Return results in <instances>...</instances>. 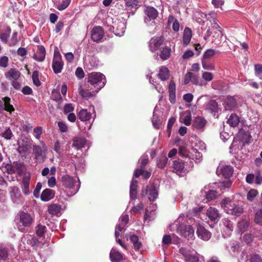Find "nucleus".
I'll use <instances>...</instances> for the list:
<instances>
[{
	"instance_id": "obj_1",
	"label": "nucleus",
	"mask_w": 262,
	"mask_h": 262,
	"mask_svg": "<svg viewBox=\"0 0 262 262\" xmlns=\"http://www.w3.org/2000/svg\"><path fill=\"white\" fill-rule=\"evenodd\" d=\"M32 140L28 136L23 135L17 141V152L23 159L29 156L31 153Z\"/></svg>"
},
{
	"instance_id": "obj_2",
	"label": "nucleus",
	"mask_w": 262,
	"mask_h": 262,
	"mask_svg": "<svg viewBox=\"0 0 262 262\" xmlns=\"http://www.w3.org/2000/svg\"><path fill=\"white\" fill-rule=\"evenodd\" d=\"M222 207L229 214L239 216L243 212V207L230 200L229 198H225L221 203Z\"/></svg>"
},
{
	"instance_id": "obj_3",
	"label": "nucleus",
	"mask_w": 262,
	"mask_h": 262,
	"mask_svg": "<svg viewBox=\"0 0 262 262\" xmlns=\"http://www.w3.org/2000/svg\"><path fill=\"white\" fill-rule=\"evenodd\" d=\"M106 82L105 76L101 73L92 72L88 75V82L96 88V92L104 86Z\"/></svg>"
},
{
	"instance_id": "obj_4",
	"label": "nucleus",
	"mask_w": 262,
	"mask_h": 262,
	"mask_svg": "<svg viewBox=\"0 0 262 262\" xmlns=\"http://www.w3.org/2000/svg\"><path fill=\"white\" fill-rule=\"evenodd\" d=\"M17 173L22 176V181L19 183L21 190L25 195H28L30 193L29 185L31 179V174L28 172L20 173L19 169L17 167Z\"/></svg>"
},
{
	"instance_id": "obj_5",
	"label": "nucleus",
	"mask_w": 262,
	"mask_h": 262,
	"mask_svg": "<svg viewBox=\"0 0 262 262\" xmlns=\"http://www.w3.org/2000/svg\"><path fill=\"white\" fill-rule=\"evenodd\" d=\"M61 182L62 186L67 188L72 189L73 190L72 192L73 195L76 194L79 189L80 184H78L75 187V181L74 180L73 177H70L68 174L63 176L61 177Z\"/></svg>"
},
{
	"instance_id": "obj_6",
	"label": "nucleus",
	"mask_w": 262,
	"mask_h": 262,
	"mask_svg": "<svg viewBox=\"0 0 262 262\" xmlns=\"http://www.w3.org/2000/svg\"><path fill=\"white\" fill-rule=\"evenodd\" d=\"M164 42V38L162 36L152 37L148 42L149 50L152 53H155L161 48Z\"/></svg>"
},
{
	"instance_id": "obj_7",
	"label": "nucleus",
	"mask_w": 262,
	"mask_h": 262,
	"mask_svg": "<svg viewBox=\"0 0 262 262\" xmlns=\"http://www.w3.org/2000/svg\"><path fill=\"white\" fill-rule=\"evenodd\" d=\"M141 195L142 197L148 196L149 200L153 201L157 198L158 192L156 186L151 185V186H147L145 188H143Z\"/></svg>"
},
{
	"instance_id": "obj_8",
	"label": "nucleus",
	"mask_w": 262,
	"mask_h": 262,
	"mask_svg": "<svg viewBox=\"0 0 262 262\" xmlns=\"http://www.w3.org/2000/svg\"><path fill=\"white\" fill-rule=\"evenodd\" d=\"M91 38L94 41H100L104 36V31L100 26H96L93 28L91 32Z\"/></svg>"
},
{
	"instance_id": "obj_9",
	"label": "nucleus",
	"mask_w": 262,
	"mask_h": 262,
	"mask_svg": "<svg viewBox=\"0 0 262 262\" xmlns=\"http://www.w3.org/2000/svg\"><path fill=\"white\" fill-rule=\"evenodd\" d=\"M178 231L185 238H191L194 234V229L190 225L181 226L178 228Z\"/></svg>"
},
{
	"instance_id": "obj_10",
	"label": "nucleus",
	"mask_w": 262,
	"mask_h": 262,
	"mask_svg": "<svg viewBox=\"0 0 262 262\" xmlns=\"http://www.w3.org/2000/svg\"><path fill=\"white\" fill-rule=\"evenodd\" d=\"M145 16L144 21L145 23L148 24L150 21L154 20L158 15V11L152 7H148L145 11Z\"/></svg>"
},
{
	"instance_id": "obj_11",
	"label": "nucleus",
	"mask_w": 262,
	"mask_h": 262,
	"mask_svg": "<svg viewBox=\"0 0 262 262\" xmlns=\"http://www.w3.org/2000/svg\"><path fill=\"white\" fill-rule=\"evenodd\" d=\"M233 169L231 166H219L216 169L218 175H222L225 178H229L233 174Z\"/></svg>"
},
{
	"instance_id": "obj_12",
	"label": "nucleus",
	"mask_w": 262,
	"mask_h": 262,
	"mask_svg": "<svg viewBox=\"0 0 262 262\" xmlns=\"http://www.w3.org/2000/svg\"><path fill=\"white\" fill-rule=\"evenodd\" d=\"M207 121L204 118L198 116L192 121V127L193 128L200 132H203L206 125Z\"/></svg>"
},
{
	"instance_id": "obj_13",
	"label": "nucleus",
	"mask_w": 262,
	"mask_h": 262,
	"mask_svg": "<svg viewBox=\"0 0 262 262\" xmlns=\"http://www.w3.org/2000/svg\"><path fill=\"white\" fill-rule=\"evenodd\" d=\"M63 63L61 60V56L59 55L58 56H54L52 62V68L53 71L56 74H58L61 72L63 68Z\"/></svg>"
},
{
	"instance_id": "obj_14",
	"label": "nucleus",
	"mask_w": 262,
	"mask_h": 262,
	"mask_svg": "<svg viewBox=\"0 0 262 262\" xmlns=\"http://www.w3.org/2000/svg\"><path fill=\"white\" fill-rule=\"evenodd\" d=\"M196 234L200 238L204 241L209 240L211 236V233L200 224L197 226Z\"/></svg>"
},
{
	"instance_id": "obj_15",
	"label": "nucleus",
	"mask_w": 262,
	"mask_h": 262,
	"mask_svg": "<svg viewBox=\"0 0 262 262\" xmlns=\"http://www.w3.org/2000/svg\"><path fill=\"white\" fill-rule=\"evenodd\" d=\"M46 49L43 46H37V51L33 55V58L35 60L42 62L45 60L46 56Z\"/></svg>"
},
{
	"instance_id": "obj_16",
	"label": "nucleus",
	"mask_w": 262,
	"mask_h": 262,
	"mask_svg": "<svg viewBox=\"0 0 262 262\" xmlns=\"http://www.w3.org/2000/svg\"><path fill=\"white\" fill-rule=\"evenodd\" d=\"M206 215L211 221L213 222L218 221L221 217L218 210L212 207L207 209Z\"/></svg>"
},
{
	"instance_id": "obj_17",
	"label": "nucleus",
	"mask_w": 262,
	"mask_h": 262,
	"mask_svg": "<svg viewBox=\"0 0 262 262\" xmlns=\"http://www.w3.org/2000/svg\"><path fill=\"white\" fill-rule=\"evenodd\" d=\"M172 171L178 175H181L184 172V163L181 160H175L173 162Z\"/></svg>"
},
{
	"instance_id": "obj_18",
	"label": "nucleus",
	"mask_w": 262,
	"mask_h": 262,
	"mask_svg": "<svg viewBox=\"0 0 262 262\" xmlns=\"http://www.w3.org/2000/svg\"><path fill=\"white\" fill-rule=\"evenodd\" d=\"M20 222L24 226L28 227L33 222V217L29 213L23 212L20 214Z\"/></svg>"
},
{
	"instance_id": "obj_19",
	"label": "nucleus",
	"mask_w": 262,
	"mask_h": 262,
	"mask_svg": "<svg viewBox=\"0 0 262 262\" xmlns=\"http://www.w3.org/2000/svg\"><path fill=\"white\" fill-rule=\"evenodd\" d=\"M225 108L226 110L234 108L237 105L235 99L232 96H228L224 101Z\"/></svg>"
},
{
	"instance_id": "obj_20",
	"label": "nucleus",
	"mask_w": 262,
	"mask_h": 262,
	"mask_svg": "<svg viewBox=\"0 0 262 262\" xmlns=\"http://www.w3.org/2000/svg\"><path fill=\"white\" fill-rule=\"evenodd\" d=\"M171 53V48L166 46L162 48V50L160 51L157 56L159 55L162 60H165L170 57Z\"/></svg>"
},
{
	"instance_id": "obj_21",
	"label": "nucleus",
	"mask_w": 262,
	"mask_h": 262,
	"mask_svg": "<svg viewBox=\"0 0 262 262\" xmlns=\"http://www.w3.org/2000/svg\"><path fill=\"white\" fill-rule=\"evenodd\" d=\"M54 196V190L50 189H45L41 194L40 199L44 202H48L51 200Z\"/></svg>"
},
{
	"instance_id": "obj_22",
	"label": "nucleus",
	"mask_w": 262,
	"mask_h": 262,
	"mask_svg": "<svg viewBox=\"0 0 262 262\" xmlns=\"http://www.w3.org/2000/svg\"><path fill=\"white\" fill-rule=\"evenodd\" d=\"M110 257L112 262H120L123 260V255L114 249L110 252Z\"/></svg>"
},
{
	"instance_id": "obj_23",
	"label": "nucleus",
	"mask_w": 262,
	"mask_h": 262,
	"mask_svg": "<svg viewBox=\"0 0 262 262\" xmlns=\"http://www.w3.org/2000/svg\"><path fill=\"white\" fill-rule=\"evenodd\" d=\"M85 140L82 137H75L73 139V147L76 150H79L84 146Z\"/></svg>"
},
{
	"instance_id": "obj_24",
	"label": "nucleus",
	"mask_w": 262,
	"mask_h": 262,
	"mask_svg": "<svg viewBox=\"0 0 262 262\" xmlns=\"http://www.w3.org/2000/svg\"><path fill=\"white\" fill-rule=\"evenodd\" d=\"M78 118L81 121H88L90 120L92 114L86 109H82L77 114Z\"/></svg>"
},
{
	"instance_id": "obj_25",
	"label": "nucleus",
	"mask_w": 262,
	"mask_h": 262,
	"mask_svg": "<svg viewBox=\"0 0 262 262\" xmlns=\"http://www.w3.org/2000/svg\"><path fill=\"white\" fill-rule=\"evenodd\" d=\"M192 38V31L188 28L186 27L184 30L183 36V44L185 46L188 45L191 40Z\"/></svg>"
},
{
	"instance_id": "obj_26",
	"label": "nucleus",
	"mask_w": 262,
	"mask_h": 262,
	"mask_svg": "<svg viewBox=\"0 0 262 262\" xmlns=\"http://www.w3.org/2000/svg\"><path fill=\"white\" fill-rule=\"evenodd\" d=\"M79 93L80 95L84 98H89L96 94L97 92L95 90L91 89H85L81 88L79 89Z\"/></svg>"
},
{
	"instance_id": "obj_27",
	"label": "nucleus",
	"mask_w": 262,
	"mask_h": 262,
	"mask_svg": "<svg viewBox=\"0 0 262 262\" xmlns=\"http://www.w3.org/2000/svg\"><path fill=\"white\" fill-rule=\"evenodd\" d=\"M158 76L163 81L168 79L169 77V72L168 68L165 66L160 67Z\"/></svg>"
},
{
	"instance_id": "obj_28",
	"label": "nucleus",
	"mask_w": 262,
	"mask_h": 262,
	"mask_svg": "<svg viewBox=\"0 0 262 262\" xmlns=\"http://www.w3.org/2000/svg\"><path fill=\"white\" fill-rule=\"evenodd\" d=\"M137 183V181L134 179L132 180V181L130 183L129 195L132 199H135L137 198L138 187Z\"/></svg>"
},
{
	"instance_id": "obj_29",
	"label": "nucleus",
	"mask_w": 262,
	"mask_h": 262,
	"mask_svg": "<svg viewBox=\"0 0 262 262\" xmlns=\"http://www.w3.org/2000/svg\"><path fill=\"white\" fill-rule=\"evenodd\" d=\"M227 123L231 127H236L239 122V118L235 114H231L227 121Z\"/></svg>"
},
{
	"instance_id": "obj_30",
	"label": "nucleus",
	"mask_w": 262,
	"mask_h": 262,
	"mask_svg": "<svg viewBox=\"0 0 262 262\" xmlns=\"http://www.w3.org/2000/svg\"><path fill=\"white\" fill-rule=\"evenodd\" d=\"M206 109L211 113H216L219 111L217 103L214 100H209L206 104Z\"/></svg>"
},
{
	"instance_id": "obj_31",
	"label": "nucleus",
	"mask_w": 262,
	"mask_h": 262,
	"mask_svg": "<svg viewBox=\"0 0 262 262\" xmlns=\"http://www.w3.org/2000/svg\"><path fill=\"white\" fill-rule=\"evenodd\" d=\"M117 25L116 27H113L114 29H115V30L114 31L115 34L119 36L123 35L125 29V24L122 22H120Z\"/></svg>"
},
{
	"instance_id": "obj_32",
	"label": "nucleus",
	"mask_w": 262,
	"mask_h": 262,
	"mask_svg": "<svg viewBox=\"0 0 262 262\" xmlns=\"http://www.w3.org/2000/svg\"><path fill=\"white\" fill-rule=\"evenodd\" d=\"M129 239L132 243L133 244L134 248L136 251H138L141 248L142 244L139 241V237L136 235H130Z\"/></svg>"
},
{
	"instance_id": "obj_33",
	"label": "nucleus",
	"mask_w": 262,
	"mask_h": 262,
	"mask_svg": "<svg viewBox=\"0 0 262 262\" xmlns=\"http://www.w3.org/2000/svg\"><path fill=\"white\" fill-rule=\"evenodd\" d=\"M6 77L14 79L12 84L14 88L16 89V70L14 69H11L8 72Z\"/></svg>"
},
{
	"instance_id": "obj_34",
	"label": "nucleus",
	"mask_w": 262,
	"mask_h": 262,
	"mask_svg": "<svg viewBox=\"0 0 262 262\" xmlns=\"http://www.w3.org/2000/svg\"><path fill=\"white\" fill-rule=\"evenodd\" d=\"M61 206L59 205L53 204L49 206L48 212L52 215H57L60 212Z\"/></svg>"
},
{
	"instance_id": "obj_35",
	"label": "nucleus",
	"mask_w": 262,
	"mask_h": 262,
	"mask_svg": "<svg viewBox=\"0 0 262 262\" xmlns=\"http://www.w3.org/2000/svg\"><path fill=\"white\" fill-rule=\"evenodd\" d=\"M3 101L4 103V110L7 112L11 113L12 111H14V108L13 106L10 104V98L8 97H5L3 98Z\"/></svg>"
},
{
	"instance_id": "obj_36",
	"label": "nucleus",
	"mask_w": 262,
	"mask_h": 262,
	"mask_svg": "<svg viewBox=\"0 0 262 262\" xmlns=\"http://www.w3.org/2000/svg\"><path fill=\"white\" fill-rule=\"evenodd\" d=\"M202 67L204 70L208 71L215 70V66L213 63H211L208 60L202 59Z\"/></svg>"
},
{
	"instance_id": "obj_37",
	"label": "nucleus",
	"mask_w": 262,
	"mask_h": 262,
	"mask_svg": "<svg viewBox=\"0 0 262 262\" xmlns=\"http://www.w3.org/2000/svg\"><path fill=\"white\" fill-rule=\"evenodd\" d=\"M220 53L219 51H215L214 50L209 49L207 50L205 53H204L202 59H204L205 60L208 59L211 57H212L215 54Z\"/></svg>"
},
{
	"instance_id": "obj_38",
	"label": "nucleus",
	"mask_w": 262,
	"mask_h": 262,
	"mask_svg": "<svg viewBox=\"0 0 262 262\" xmlns=\"http://www.w3.org/2000/svg\"><path fill=\"white\" fill-rule=\"evenodd\" d=\"M254 221L255 224L262 226V209H259L255 214Z\"/></svg>"
},
{
	"instance_id": "obj_39",
	"label": "nucleus",
	"mask_w": 262,
	"mask_h": 262,
	"mask_svg": "<svg viewBox=\"0 0 262 262\" xmlns=\"http://www.w3.org/2000/svg\"><path fill=\"white\" fill-rule=\"evenodd\" d=\"M168 158L165 156H162L157 160V165L159 168H163L166 165Z\"/></svg>"
},
{
	"instance_id": "obj_40",
	"label": "nucleus",
	"mask_w": 262,
	"mask_h": 262,
	"mask_svg": "<svg viewBox=\"0 0 262 262\" xmlns=\"http://www.w3.org/2000/svg\"><path fill=\"white\" fill-rule=\"evenodd\" d=\"M71 2V0L62 1V2L59 3L58 4L56 5V7L59 11L63 10L69 6Z\"/></svg>"
},
{
	"instance_id": "obj_41",
	"label": "nucleus",
	"mask_w": 262,
	"mask_h": 262,
	"mask_svg": "<svg viewBox=\"0 0 262 262\" xmlns=\"http://www.w3.org/2000/svg\"><path fill=\"white\" fill-rule=\"evenodd\" d=\"M46 231V227L45 225L39 224L36 227V233L38 236H42Z\"/></svg>"
},
{
	"instance_id": "obj_42",
	"label": "nucleus",
	"mask_w": 262,
	"mask_h": 262,
	"mask_svg": "<svg viewBox=\"0 0 262 262\" xmlns=\"http://www.w3.org/2000/svg\"><path fill=\"white\" fill-rule=\"evenodd\" d=\"M32 78L34 84L37 86H39L41 84V82L39 79V73L37 71H35L33 72Z\"/></svg>"
},
{
	"instance_id": "obj_43",
	"label": "nucleus",
	"mask_w": 262,
	"mask_h": 262,
	"mask_svg": "<svg viewBox=\"0 0 262 262\" xmlns=\"http://www.w3.org/2000/svg\"><path fill=\"white\" fill-rule=\"evenodd\" d=\"M138 0H127L126 5L128 8L130 9H137L139 6Z\"/></svg>"
},
{
	"instance_id": "obj_44",
	"label": "nucleus",
	"mask_w": 262,
	"mask_h": 262,
	"mask_svg": "<svg viewBox=\"0 0 262 262\" xmlns=\"http://www.w3.org/2000/svg\"><path fill=\"white\" fill-rule=\"evenodd\" d=\"M217 192L215 190H210L206 194V198L208 201H212L216 198Z\"/></svg>"
},
{
	"instance_id": "obj_45",
	"label": "nucleus",
	"mask_w": 262,
	"mask_h": 262,
	"mask_svg": "<svg viewBox=\"0 0 262 262\" xmlns=\"http://www.w3.org/2000/svg\"><path fill=\"white\" fill-rule=\"evenodd\" d=\"M33 151L35 155V158L37 159L42 156V150L40 146L36 145H33Z\"/></svg>"
},
{
	"instance_id": "obj_46",
	"label": "nucleus",
	"mask_w": 262,
	"mask_h": 262,
	"mask_svg": "<svg viewBox=\"0 0 262 262\" xmlns=\"http://www.w3.org/2000/svg\"><path fill=\"white\" fill-rule=\"evenodd\" d=\"M258 191L256 189L250 190L247 195V199L250 201H253V199L257 195Z\"/></svg>"
},
{
	"instance_id": "obj_47",
	"label": "nucleus",
	"mask_w": 262,
	"mask_h": 262,
	"mask_svg": "<svg viewBox=\"0 0 262 262\" xmlns=\"http://www.w3.org/2000/svg\"><path fill=\"white\" fill-rule=\"evenodd\" d=\"M30 244L35 250H37L40 247L41 243L36 237H33L30 241Z\"/></svg>"
},
{
	"instance_id": "obj_48",
	"label": "nucleus",
	"mask_w": 262,
	"mask_h": 262,
	"mask_svg": "<svg viewBox=\"0 0 262 262\" xmlns=\"http://www.w3.org/2000/svg\"><path fill=\"white\" fill-rule=\"evenodd\" d=\"M10 32V28H7L5 33H0V39L3 41H7L8 40V37H9Z\"/></svg>"
},
{
	"instance_id": "obj_49",
	"label": "nucleus",
	"mask_w": 262,
	"mask_h": 262,
	"mask_svg": "<svg viewBox=\"0 0 262 262\" xmlns=\"http://www.w3.org/2000/svg\"><path fill=\"white\" fill-rule=\"evenodd\" d=\"M74 110V107L72 103H66L63 106V113L65 114L72 113Z\"/></svg>"
},
{
	"instance_id": "obj_50",
	"label": "nucleus",
	"mask_w": 262,
	"mask_h": 262,
	"mask_svg": "<svg viewBox=\"0 0 262 262\" xmlns=\"http://www.w3.org/2000/svg\"><path fill=\"white\" fill-rule=\"evenodd\" d=\"M255 74L256 76L258 77L259 79H262V76L260 74L262 73V65L260 64H257L254 66Z\"/></svg>"
},
{
	"instance_id": "obj_51",
	"label": "nucleus",
	"mask_w": 262,
	"mask_h": 262,
	"mask_svg": "<svg viewBox=\"0 0 262 262\" xmlns=\"http://www.w3.org/2000/svg\"><path fill=\"white\" fill-rule=\"evenodd\" d=\"M223 222L224 226L226 228L228 232H230L233 230V226L229 220L225 219Z\"/></svg>"
},
{
	"instance_id": "obj_52",
	"label": "nucleus",
	"mask_w": 262,
	"mask_h": 262,
	"mask_svg": "<svg viewBox=\"0 0 262 262\" xmlns=\"http://www.w3.org/2000/svg\"><path fill=\"white\" fill-rule=\"evenodd\" d=\"M1 135L7 140L11 139L13 136L12 131L9 128H7L4 133H2Z\"/></svg>"
},
{
	"instance_id": "obj_53",
	"label": "nucleus",
	"mask_w": 262,
	"mask_h": 262,
	"mask_svg": "<svg viewBox=\"0 0 262 262\" xmlns=\"http://www.w3.org/2000/svg\"><path fill=\"white\" fill-rule=\"evenodd\" d=\"M179 252L184 256L185 260L191 254L190 251L185 248H180Z\"/></svg>"
},
{
	"instance_id": "obj_54",
	"label": "nucleus",
	"mask_w": 262,
	"mask_h": 262,
	"mask_svg": "<svg viewBox=\"0 0 262 262\" xmlns=\"http://www.w3.org/2000/svg\"><path fill=\"white\" fill-rule=\"evenodd\" d=\"M34 136L37 139H39L42 133V128L41 126L35 127L34 130Z\"/></svg>"
},
{
	"instance_id": "obj_55",
	"label": "nucleus",
	"mask_w": 262,
	"mask_h": 262,
	"mask_svg": "<svg viewBox=\"0 0 262 262\" xmlns=\"http://www.w3.org/2000/svg\"><path fill=\"white\" fill-rule=\"evenodd\" d=\"M42 185L40 182L37 183L35 189L33 191V195L35 198H38L39 192L41 189Z\"/></svg>"
},
{
	"instance_id": "obj_56",
	"label": "nucleus",
	"mask_w": 262,
	"mask_h": 262,
	"mask_svg": "<svg viewBox=\"0 0 262 262\" xmlns=\"http://www.w3.org/2000/svg\"><path fill=\"white\" fill-rule=\"evenodd\" d=\"M179 154L180 156L187 158L189 156V151L184 147H181L179 150Z\"/></svg>"
},
{
	"instance_id": "obj_57",
	"label": "nucleus",
	"mask_w": 262,
	"mask_h": 262,
	"mask_svg": "<svg viewBox=\"0 0 262 262\" xmlns=\"http://www.w3.org/2000/svg\"><path fill=\"white\" fill-rule=\"evenodd\" d=\"M176 119L173 117L170 118L167 124V132H168V136H170L171 134V129L174 123H175Z\"/></svg>"
},
{
	"instance_id": "obj_58",
	"label": "nucleus",
	"mask_w": 262,
	"mask_h": 262,
	"mask_svg": "<svg viewBox=\"0 0 262 262\" xmlns=\"http://www.w3.org/2000/svg\"><path fill=\"white\" fill-rule=\"evenodd\" d=\"M246 262H262V259L259 255L254 254L251 256L249 259L247 260Z\"/></svg>"
},
{
	"instance_id": "obj_59",
	"label": "nucleus",
	"mask_w": 262,
	"mask_h": 262,
	"mask_svg": "<svg viewBox=\"0 0 262 262\" xmlns=\"http://www.w3.org/2000/svg\"><path fill=\"white\" fill-rule=\"evenodd\" d=\"M202 78L207 81H210L213 79V75L210 72H204L202 74Z\"/></svg>"
},
{
	"instance_id": "obj_60",
	"label": "nucleus",
	"mask_w": 262,
	"mask_h": 262,
	"mask_svg": "<svg viewBox=\"0 0 262 262\" xmlns=\"http://www.w3.org/2000/svg\"><path fill=\"white\" fill-rule=\"evenodd\" d=\"M75 75L79 79H82L84 77V73L81 68L78 67L75 71Z\"/></svg>"
},
{
	"instance_id": "obj_61",
	"label": "nucleus",
	"mask_w": 262,
	"mask_h": 262,
	"mask_svg": "<svg viewBox=\"0 0 262 262\" xmlns=\"http://www.w3.org/2000/svg\"><path fill=\"white\" fill-rule=\"evenodd\" d=\"M8 256L7 250L6 248L0 247V259H5Z\"/></svg>"
},
{
	"instance_id": "obj_62",
	"label": "nucleus",
	"mask_w": 262,
	"mask_h": 262,
	"mask_svg": "<svg viewBox=\"0 0 262 262\" xmlns=\"http://www.w3.org/2000/svg\"><path fill=\"white\" fill-rule=\"evenodd\" d=\"M58 126L61 132L66 133L68 131V126L64 122L62 121L59 122L58 123Z\"/></svg>"
},
{
	"instance_id": "obj_63",
	"label": "nucleus",
	"mask_w": 262,
	"mask_h": 262,
	"mask_svg": "<svg viewBox=\"0 0 262 262\" xmlns=\"http://www.w3.org/2000/svg\"><path fill=\"white\" fill-rule=\"evenodd\" d=\"M144 205L142 203H139L136 206H134L132 209V211L134 213L138 212L139 211H140L143 209Z\"/></svg>"
},
{
	"instance_id": "obj_64",
	"label": "nucleus",
	"mask_w": 262,
	"mask_h": 262,
	"mask_svg": "<svg viewBox=\"0 0 262 262\" xmlns=\"http://www.w3.org/2000/svg\"><path fill=\"white\" fill-rule=\"evenodd\" d=\"M199 259L198 256L191 254L185 260V262H199Z\"/></svg>"
}]
</instances>
